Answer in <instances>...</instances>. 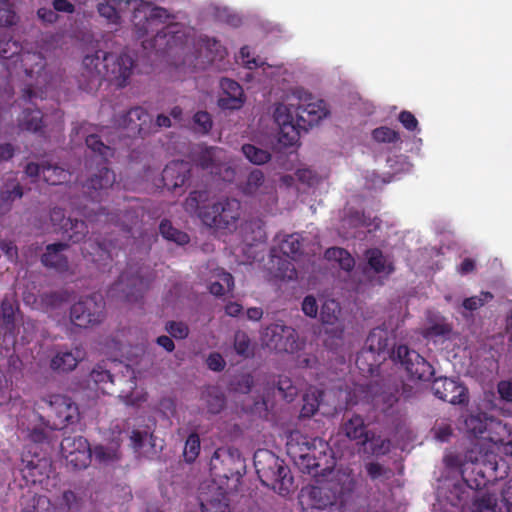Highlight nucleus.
Here are the masks:
<instances>
[{
    "mask_svg": "<svg viewBox=\"0 0 512 512\" xmlns=\"http://www.w3.org/2000/svg\"><path fill=\"white\" fill-rule=\"evenodd\" d=\"M134 67L133 59L126 53L115 54L97 50L88 54L82 61L80 87L91 91L101 86L103 80L115 84L119 88L127 85Z\"/></svg>",
    "mask_w": 512,
    "mask_h": 512,
    "instance_id": "obj_1",
    "label": "nucleus"
},
{
    "mask_svg": "<svg viewBox=\"0 0 512 512\" xmlns=\"http://www.w3.org/2000/svg\"><path fill=\"white\" fill-rule=\"evenodd\" d=\"M329 114L324 100L305 94L299 98L296 107L280 104L274 112L275 122L280 127V141L292 145L299 136V130L312 128Z\"/></svg>",
    "mask_w": 512,
    "mask_h": 512,
    "instance_id": "obj_2",
    "label": "nucleus"
},
{
    "mask_svg": "<svg viewBox=\"0 0 512 512\" xmlns=\"http://www.w3.org/2000/svg\"><path fill=\"white\" fill-rule=\"evenodd\" d=\"M210 193L207 190L190 192L185 200L187 211H199L198 216L204 225L216 230L232 232L236 230L241 215V203L234 198H225L211 205H205Z\"/></svg>",
    "mask_w": 512,
    "mask_h": 512,
    "instance_id": "obj_3",
    "label": "nucleus"
},
{
    "mask_svg": "<svg viewBox=\"0 0 512 512\" xmlns=\"http://www.w3.org/2000/svg\"><path fill=\"white\" fill-rule=\"evenodd\" d=\"M287 452L301 472L314 478L325 477L334 469L335 459L325 440L299 435L287 443Z\"/></svg>",
    "mask_w": 512,
    "mask_h": 512,
    "instance_id": "obj_4",
    "label": "nucleus"
},
{
    "mask_svg": "<svg viewBox=\"0 0 512 512\" xmlns=\"http://www.w3.org/2000/svg\"><path fill=\"white\" fill-rule=\"evenodd\" d=\"M148 4H142L133 12V24L136 36L141 39L147 36L150 32L156 31L150 43V47L157 50H168L177 45V40L181 39L180 26L178 23H169L158 29V24H164L170 19L175 17L171 15L167 9L154 6L146 11Z\"/></svg>",
    "mask_w": 512,
    "mask_h": 512,
    "instance_id": "obj_5",
    "label": "nucleus"
},
{
    "mask_svg": "<svg viewBox=\"0 0 512 512\" xmlns=\"http://www.w3.org/2000/svg\"><path fill=\"white\" fill-rule=\"evenodd\" d=\"M327 479L319 481L308 491L310 505L319 510L332 506L344 507L356 489V479L352 469L338 468L327 471Z\"/></svg>",
    "mask_w": 512,
    "mask_h": 512,
    "instance_id": "obj_6",
    "label": "nucleus"
},
{
    "mask_svg": "<svg viewBox=\"0 0 512 512\" xmlns=\"http://www.w3.org/2000/svg\"><path fill=\"white\" fill-rule=\"evenodd\" d=\"M466 459L462 480L472 490H481L507 474L504 461L492 451L475 447L466 452Z\"/></svg>",
    "mask_w": 512,
    "mask_h": 512,
    "instance_id": "obj_7",
    "label": "nucleus"
},
{
    "mask_svg": "<svg viewBox=\"0 0 512 512\" xmlns=\"http://www.w3.org/2000/svg\"><path fill=\"white\" fill-rule=\"evenodd\" d=\"M254 465L261 483L278 494L285 496L293 487L289 467L274 453L264 450L254 455Z\"/></svg>",
    "mask_w": 512,
    "mask_h": 512,
    "instance_id": "obj_8",
    "label": "nucleus"
},
{
    "mask_svg": "<svg viewBox=\"0 0 512 512\" xmlns=\"http://www.w3.org/2000/svg\"><path fill=\"white\" fill-rule=\"evenodd\" d=\"M106 318V302L99 293L81 296L69 309L72 325L81 329L98 326Z\"/></svg>",
    "mask_w": 512,
    "mask_h": 512,
    "instance_id": "obj_9",
    "label": "nucleus"
},
{
    "mask_svg": "<svg viewBox=\"0 0 512 512\" xmlns=\"http://www.w3.org/2000/svg\"><path fill=\"white\" fill-rule=\"evenodd\" d=\"M388 348V333L382 328H374L370 331L365 341V347L357 354L355 364L362 373L372 375L386 355L391 357Z\"/></svg>",
    "mask_w": 512,
    "mask_h": 512,
    "instance_id": "obj_10",
    "label": "nucleus"
},
{
    "mask_svg": "<svg viewBox=\"0 0 512 512\" xmlns=\"http://www.w3.org/2000/svg\"><path fill=\"white\" fill-rule=\"evenodd\" d=\"M121 124L129 130L134 136L142 139L155 134L159 128H169L172 123L169 116L159 114L156 120H153L151 114L140 106L131 108L121 118Z\"/></svg>",
    "mask_w": 512,
    "mask_h": 512,
    "instance_id": "obj_11",
    "label": "nucleus"
},
{
    "mask_svg": "<svg viewBox=\"0 0 512 512\" xmlns=\"http://www.w3.org/2000/svg\"><path fill=\"white\" fill-rule=\"evenodd\" d=\"M391 358L399 362L412 380L429 381L434 376L433 366L417 351L407 345H398L391 351Z\"/></svg>",
    "mask_w": 512,
    "mask_h": 512,
    "instance_id": "obj_12",
    "label": "nucleus"
},
{
    "mask_svg": "<svg viewBox=\"0 0 512 512\" xmlns=\"http://www.w3.org/2000/svg\"><path fill=\"white\" fill-rule=\"evenodd\" d=\"M148 286L149 280L138 270L133 273L130 268L120 274L118 280L110 287L108 295L129 303L138 302Z\"/></svg>",
    "mask_w": 512,
    "mask_h": 512,
    "instance_id": "obj_13",
    "label": "nucleus"
},
{
    "mask_svg": "<svg viewBox=\"0 0 512 512\" xmlns=\"http://www.w3.org/2000/svg\"><path fill=\"white\" fill-rule=\"evenodd\" d=\"M0 57L4 60H12L17 63L19 60L28 76L39 74L44 70L46 62L41 53H21V46L7 35L0 32Z\"/></svg>",
    "mask_w": 512,
    "mask_h": 512,
    "instance_id": "obj_14",
    "label": "nucleus"
},
{
    "mask_svg": "<svg viewBox=\"0 0 512 512\" xmlns=\"http://www.w3.org/2000/svg\"><path fill=\"white\" fill-rule=\"evenodd\" d=\"M261 338L267 348L277 352L294 353L299 349L296 330L282 322L266 326Z\"/></svg>",
    "mask_w": 512,
    "mask_h": 512,
    "instance_id": "obj_15",
    "label": "nucleus"
},
{
    "mask_svg": "<svg viewBox=\"0 0 512 512\" xmlns=\"http://www.w3.org/2000/svg\"><path fill=\"white\" fill-rule=\"evenodd\" d=\"M50 409L49 416L53 418V428L63 429L79 421L78 405L68 396L55 394L44 399Z\"/></svg>",
    "mask_w": 512,
    "mask_h": 512,
    "instance_id": "obj_16",
    "label": "nucleus"
},
{
    "mask_svg": "<svg viewBox=\"0 0 512 512\" xmlns=\"http://www.w3.org/2000/svg\"><path fill=\"white\" fill-rule=\"evenodd\" d=\"M115 181V173L107 166H102L83 184L84 193L91 201L101 202Z\"/></svg>",
    "mask_w": 512,
    "mask_h": 512,
    "instance_id": "obj_17",
    "label": "nucleus"
},
{
    "mask_svg": "<svg viewBox=\"0 0 512 512\" xmlns=\"http://www.w3.org/2000/svg\"><path fill=\"white\" fill-rule=\"evenodd\" d=\"M432 390L437 398L453 405H466L469 402L467 388L447 377L435 379Z\"/></svg>",
    "mask_w": 512,
    "mask_h": 512,
    "instance_id": "obj_18",
    "label": "nucleus"
},
{
    "mask_svg": "<svg viewBox=\"0 0 512 512\" xmlns=\"http://www.w3.org/2000/svg\"><path fill=\"white\" fill-rule=\"evenodd\" d=\"M222 94L218 99V106L223 110H238L245 103V95L241 85L230 78L220 81Z\"/></svg>",
    "mask_w": 512,
    "mask_h": 512,
    "instance_id": "obj_19",
    "label": "nucleus"
},
{
    "mask_svg": "<svg viewBox=\"0 0 512 512\" xmlns=\"http://www.w3.org/2000/svg\"><path fill=\"white\" fill-rule=\"evenodd\" d=\"M86 352L82 346H75L70 351H58L50 360V368L57 373L73 371L84 360Z\"/></svg>",
    "mask_w": 512,
    "mask_h": 512,
    "instance_id": "obj_20",
    "label": "nucleus"
},
{
    "mask_svg": "<svg viewBox=\"0 0 512 512\" xmlns=\"http://www.w3.org/2000/svg\"><path fill=\"white\" fill-rule=\"evenodd\" d=\"M487 439L499 452L512 456V428L502 421L491 422L487 430Z\"/></svg>",
    "mask_w": 512,
    "mask_h": 512,
    "instance_id": "obj_21",
    "label": "nucleus"
},
{
    "mask_svg": "<svg viewBox=\"0 0 512 512\" xmlns=\"http://www.w3.org/2000/svg\"><path fill=\"white\" fill-rule=\"evenodd\" d=\"M68 247L69 245L64 242L48 244L41 256L43 266L54 269L59 273L67 272L69 270V261L62 252L68 249Z\"/></svg>",
    "mask_w": 512,
    "mask_h": 512,
    "instance_id": "obj_22",
    "label": "nucleus"
},
{
    "mask_svg": "<svg viewBox=\"0 0 512 512\" xmlns=\"http://www.w3.org/2000/svg\"><path fill=\"white\" fill-rule=\"evenodd\" d=\"M96 220L100 221L105 216V221L118 226L126 233H131L135 225L139 223V211L136 208L128 207L119 213H106L104 208H100L96 213Z\"/></svg>",
    "mask_w": 512,
    "mask_h": 512,
    "instance_id": "obj_23",
    "label": "nucleus"
},
{
    "mask_svg": "<svg viewBox=\"0 0 512 512\" xmlns=\"http://www.w3.org/2000/svg\"><path fill=\"white\" fill-rule=\"evenodd\" d=\"M190 178V170L186 163L174 161L166 165L162 172L164 186L175 191L181 188Z\"/></svg>",
    "mask_w": 512,
    "mask_h": 512,
    "instance_id": "obj_24",
    "label": "nucleus"
},
{
    "mask_svg": "<svg viewBox=\"0 0 512 512\" xmlns=\"http://www.w3.org/2000/svg\"><path fill=\"white\" fill-rule=\"evenodd\" d=\"M246 195L257 196L261 194L269 195V199L276 200V189L272 184L265 182L264 174L259 169L251 171L247 177V181L243 187Z\"/></svg>",
    "mask_w": 512,
    "mask_h": 512,
    "instance_id": "obj_25",
    "label": "nucleus"
},
{
    "mask_svg": "<svg viewBox=\"0 0 512 512\" xmlns=\"http://www.w3.org/2000/svg\"><path fill=\"white\" fill-rule=\"evenodd\" d=\"M24 195L23 187L15 175L7 177L0 190V212L10 211L15 200L21 199Z\"/></svg>",
    "mask_w": 512,
    "mask_h": 512,
    "instance_id": "obj_26",
    "label": "nucleus"
},
{
    "mask_svg": "<svg viewBox=\"0 0 512 512\" xmlns=\"http://www.w3.org/2000/svg\"><path fill=\"white\" fill-rule=\"evenodd\" d=\"M369 268L375 274H383L388 277L395 271V266L379 248H369L364 253Z\"/></svg>",
    "mask_w": 512,
    "mask_h": 512,
    "instance_id": "obj_27",
    "label": "nucleus"
},
{
    "mask_svg": "<svg viewBox=\"0 0 512 512\" xmlns=\"http://www.w3.org/2000/svg\"><path fill=\"white\" fill-rule=\"evenodd\" d=\"M81 253L84 257L91 256L92 261L98 264L111 259L109 244L105 240L100 241L98 238H93V236L85 241V245L81 248Z\"/></svg>",
    "mask_w": 512,
    "mask_h": 512,
    "instance_id": "obj_28",
    "label": "nucleus"
},
{
    "mask_svg": "<svg viewBox=\"0 0 512 512\" xmlns=\"http://www.w3.org/2000/svg\"><path fill=\"white\" fill-rule=\"evenodd\" d=\"M345 435L351 440H357L361 445H367L370 439V431L364 423V420L359 415H353L343 425Z\"/></svg>",
    "mask_w": 512,
    "mask_h": 512,
    "instance_id": "obj_29",
    "label": "nucleus"
},
{
    "mask_svg": "<svg viewBox=\"0 0 512 512\" xmlns=\"http://www.w3.org/2000/svg\"><path fill=\"white\" fill-rule=\"evenodd\" d=\"M202 512H230L229 500L221 488H216L209 497L200 496Z\"/></svg>",
    "mask_w": 512,
    "mask_h": 512,
    "instance_id": "obj_30",
    "label": "nucleus"
},
{
    "mask_svg": "<svg viewBox=\"0 0 512 512\" xmlns=\"http://www.w3.org/2000/svg\"><path fill=\"white\" fill-rule=\"evenodd\" d=\"M302 244L301 237L297 233L285 235L282 239L279 240L278 247H273L271 249L272 256H275L277 250L282 253L284 256L295 259L297 256L301 254Z\"/></svg>",
    "mask_w": 512,
    "mask_h": 512,
    "instance_id": "obj_31",
    "label": "nucleus"
},
{
    "mask_svg": "<svg viewBox=\"0 0 512 512\" xmlns=\"http://www.w3.org/2000/svg\"><path fill=\"white\" fill-rule=\"evenodd\" d=\"M18 125L21 130L41 132L44 127L43 114L39 109L25 108L18 119Z\"/></svg>",
    "mask_w": 512,
    "mask_h": 512,
    "instance_id": "obj_32",
    "label": "nucleus"
},
{
    "mask_svg": "<svg viewBox=\"0 0 512 512\" xmlns=\"http://www.w3.org/2000/svg\"><path fill=\"white\" fill-rule=\"evenodd\" d=\"M78 448H80V450L72 454H65L64 457L68 465L74 469L81 470L89 466L92 451L87 440H78Z\"/></svg>",
    "mask_w": 512,
    "mask_h": 512,
    "instance_id": "obj_33",
    "label": "nucleus"
},
{
    "mask_svg": "<svg viewBox=\"0 0 512 512\" xmlns=\"http://www.w3.org/2000/svg\"><path fill=\"white\" fill-rule=\"evenodd\" d=\"M323 397L324 391L322 389L316 387L309 388L303 396V405L300 411L301 417L309 418L313 416L318 411Z\"/></svg>",
    "mask_w": 512,
    "mask_h": 512,
    "instance_id": "obj_34",
    "label": "nucleus"
},
{
    "mask_svg": "<svg viewBox=\"0 0 512 512\" xmlns=\"http://www.w3.org/2000/svg\"><path fill=\"white\" fill-rule=\"evenodd\" d=\"M42 176L43 180L49 185H61L71 179V173L68 170L50 163L43 165Z\"/></svg>",
    "mask_w": 512,
    "mask_h": 512,
    "instance_id": "obj_35",
    "label": "nucleus"
},
{
    "mask_svg": "<svg viewBox=\"0 0 512 512\" xmlns=\"http://www.w3.org/2000/svg\"><path fill=\"white\" fill-rule=\"evenodd\" d=\"M48 464L46 460L28 461L21 469L23 478L32 484L41 483L46 475Z\"/></svg>",
    "mask_w": 512,
    "mask_h": 512,
    "instance_id": "obj_36",
    "label": "nucleus"
},
{
    "mask_svg": "<svg viewBox=\"0 0 512 512\" xmlns=\"http://www.w3.org/2000/svg\"><path fill=\"white\" fill-rule=\"evenodd\" d=\"M70 297L71 292L67 289L48 291L40 295V303L43 308L53 310L68 302Z\"/></svg>",
    "mask_w": 512,
    "mask_h": 512,
    "instance_id": "obj_37",
    "label": "nucleus"
},
{
    "mask_svg": "<svg viewBox=\"0 0 512 512\" xmlns=\"http://www.w3.org/2000/svg\"><path fill=\"white\" fill-rule=\"evenodd\" d=\"M90 381H92L98 389L103 392L106 391V386L108 384H115L116 381H121L122 377H115L111 374L110 370H108L103 364H97L89 375Z\"/></svg>",
    "mask_w": 512,
    "mask_h": 512,
    "instance_id": "obj_38",
    "label": "nucleus"
},
{
    "mask_svg": "<svg viewBox=\"0 0 512 512\" xmlns=\"http://www.w3.org/2000/svg\"><path fill=\"white\" fill-rule=\"evenodd\" d=\"M325 259L328 261H335L339 264L340 268L350 272L355 266V260L351 254L340 247L328 248L324 253Z\"/></svg>",
    "mask_w": 512,
    "mask_h": 512,
    "instance_id": "obj_39",
    "label": "nucleus"
},
{
    "mask_svg": "<svg viewBox=\"0 0 512 512\" xmlns=\"http://www.w3.org/2000/svg\"><path fill=\"white\" fill-rule=\"evenodd\" d=\"M159 232L164 239L178 245H185L190 241L189 235L186 232L175 228L168 219H163L160 222Z\"/></svg>",
    "mask_w": 512,
    "mask_h": 512,
    "instance_id": "obj_40",
    "label": "nucleus"
},
{
    "mask_svg": "<svg viewBox=\"0 0 512 512\" xmlns=\"http://www.w3.org/2000/svg\"><path fill=\"white\" fill-rule=\"evenodd\" d=\"M207 411L210 414H219L226 405L225 395L216 387H210L203 394Z\"/></svg>",
    "mask_w": 512,
    "mask_h": 512,
    "instance_id": "obj_41",
    "label": "nucleus"
},
{
    "mask_svg": "<svg viewBox=\"0 0 512 512\" xmlns=\"http://www.w3.org/2000/svg\"><path fill=\"white\" fill-rule=\"evenodd\" d=\"M85 143L87 147L99 157L101 161L107 163L114 156V149L103 143L101 138L96 134H90L86 137Z\"/></svg>",
    "mask_w": 512,
    "mask_h": 512,
    "instance_id": "obj_42",
    "label": "nucleus"
},
{
    "mask_svg": "<svg viewBox=\"0 0 512 512\" xmlns=\"http://www.w3.org/2000/svg\"><path fill=\"white\" fill-rule=\"evenodd\" d=\"M66 228H68V232L64 233L73 243L82 242L89 233L88 225L85 221L73 219L71 217H68L66 220Z\"/></svg>",
    "mask_w": 512,
    "mask_h": 512,
    "instance_id": "obj_43",
    "label": "nucleus"
},
{
    "mask_svg": "<svg viewBox=\"0 0 512 512\" xmlns=\"http://www.w3.org/2000/svg\"><path fill=\"white\" fill-rule=\"evenodd\" d=\"M233 347L236 354L244 359L250 358L254 355L251 339L244 331L238 330L235 332Z\"/></svg>",
    "mask_w": 512,
    "mask_h": 512,
    "instance_id": "obj_44",
    "label": "nucleus"
},
{
    "mask_svg": "<svg viewBox=\"0 0 512 512\" xmlns=\"http://www.w3.org/2000/svg\"><path fill=\"white\" fill-rule=\"evenodd\" d=\"M341 308L339 303L334 299L325 300L320 310V319L322 323L333 325L337 322Z\"/></svg>",
    "mask_w": 512,
    "mask_h": 512,
    "instance_id": "obj_45",
    "label": "nucleus"
},
{
    "mask_svg": "<svg viewBox=\"0 0 512 512\" xmlns=\"http://www.w3.org/2000/svg\"><path fill=\"white\" fill-rule=\"evenodd\" d=\"M465 427L467 432L474 437H483L489 426L482 415H469L465 419Z\"/></svg>",
    "mask_w": 512,
    "mask_h": 512,
    "instance_id": "obj_46",
    "label": "nucleus"
},
{
    "mask_svg": "<svg viewBox=\"0 0 512 512\" xmlns=\"http://www.w3.org/2000/svg\"><path fill=\"white\" fill-rule=\"evenodd\" d=\"M242 152L251 163L256 165L264 164L271 158L268 151L258 148L252 144H244L242 146Z\"/></svg>",
    "mask_w": 512,
    "mask_h": 512,
    "instance_id": "obj_47",
    "label": "nucleus"
},
{
    "mask_svg": "<svg viewBox=\"0 0 512 512\" xmlns=\"http://www.w3.org/2000/svg\"><path fill=\"white\" fill-rule=\"evenodd\" d=\"M83 503V498L78 496L72 490L64 491L59 500L60 507L66 509L69 512H79L83 506Z\"/></svg>",
    "mask_w": 512,
    "mask_h": 512,
    "instance_id": "obj_48",
    "label": "nucleus"
},
{
    "mask_svg": "<svg viewBox=\"0 0 512 512\" xmlns=\"http://www.w3.org/2000/svg\"><path fill=\"white\" fill-rule=\"evenodd\" d=\"M367 475L372 481H386L393 477L394 472L391 468L384 467L378 462H369L365 465Z\"/></svg>",
    "mask_w": 512,
    "mask_h": 512,
    "instance_id": "obj_49",
    "label": "nucleus"
},
{
    "mask_svg": "<svg viewBox=\"0 0 512 512\" xmlns=\"http://www.w3.org/2000/svg\"><path fill=\"white\" fill-rule=\"evenodd\" d=\"M200 453V437L197 433H191L186 439L183 456L187 463H192L196 460Z\"/></svg>",
    "mask_w": 512,
    "mask_h": 512,
    "instance_id": "obj_50",
    "label": "nucleus"
},
{
    "mask_svg": "<svg viewBox=\"0 0 512 512\" xmlns=\"http://www.w3.org/2000/svg\"><path fill=\"white\" fill-rule=\"evenodd\" d=\"M220 278L221 282L215 281L209 285V292L215 296H222L234 287V278L230 273L222 272Z\"/></svg>",
    "mask_w": 512,
    "mask_h": 512,
    "instance_id": "obj_51",
    "label": "nucleus"
},
{
    "mask_svg": "<svg viewBox=\"0 0 512 512\" xmlns=\"http://www.w3.org/2000/svg\"><path fill=\"white\" fill-rule=\"evenodd\" d=\"M372 138L378 143H396L400 140V134L387 126H381L372 131Z\"/></svg>",
    "mask_w": 512,
    "mask_h": 512,
    "instance_id": "obj_52",
    "label": "nucleus"
},
{
    "mask_svg": "<svg viewBox=\"0 0 512 512\" xmlns=\"http://www.w3.org/2000/svg\"><path fill=\"white\" fill-rule=\"evenodd\" d=\"M367 444H369L368 449L372 455H385L390 451V440L382 438L381 436H375L374 433L371 432L370 439Z\"/></svg>",
    "mask_w": 512,
    "mask_h": 512,
    "instance_id": "obj_53",
    "label": "nucleus"
},
{
    "mask_svg": "<svg viewBox=\"0 0 512 512\" xmlns=\"http://www.w3.org/2000/svg\"><path fill=\"white\" fill-rule=\"evenodd\" d=\"M215 152L216 148L213 147L202 149L195 158L196 164L202 169H211V172L214 173Z\"/></svg>",
    "mask_w": 512,
    "mask_h": 512,
    "instance_id": "obj_54",
    "label": "nucleus"
},
{
    "mask_svg": "<svg viewBox=\"0 0 512 512\" xmlns=\"http://www.w3.org/2000/svg\"><path fill=\"white\" fill-rule=\"evenodd\" d=\"M93 455L100 463H109L119 459L117 448L98 445L93 450Z\"/></svg>",
    "mask_w": 512,
    "mask_h": 512,
    "instance_id": "obj_55",
    "label": "nucleus"
},
{
    "mask_svg": "<svg viewBox=\"0 0 512 512\" xmlns=\"http://www.w3.org/2000/svg\"><path fill=\"white\" fill-rule=\"evenodd\" d=\"M493 299V294L482 291L479 296H472L464 299L462 305L468 311H475Z\"/></svg>",
    "mask_w": 512,
    "mask_h": 512,
    "instance_id": "obj_56",
    "label": "nucleus"
},
{
    "mask_svg": "<svg viewBox=\"0 0 512 512\" xmlns=\"http://www.w3.org/2000/svg\"><path fill=\"white\" fill-rule=\"evenodd\" d=\"M278 391L280 392L282 397L288 402L293 401L298 394L297 387L294 386L291 380L287 377L279 379Z\"/></svg>",
    "mask_w": 512,
    "mask_h": 512,
    "instance_id": "obj_57",
    "label": "nucleus"
},
{
    "mask_svg": "<svg viewBox=\"0 0 512 512\" xmlns=\"http://www.w3.org/2000/svg\"><path fill=\"white\" fill-rule=\"evenodd\" d=\"M193 122L198 127V131L207 134L212 128L211 115L206 111H198L193 116Z\"/></svg>",
    "mask_w": 512,
    "mask_h": 512,
    "instance_id": "obj_58",
    "label": "nucleus"
},
{
    "mask_svg": "<svg viewBox=\"0 0 512 512\" xmlns=\"http://www.w3.org/2000/svg\"><path fill=\"white\" fill-rule=\"evenodd\" d=\"M100 16L107 19L109 23L117 24L120 16L116 8L108 2H100L97 5Z\"/></svg>",
    "mask_w": 512,
    "mask_h": 512,
    "instance_id": "obj_59",
    "label": "nucleus"
},
{
    "mask_svg": "<svg viewBox=\"0 0 512 512\" xmlns=\"http://www.w3.org/2000/svg\"><path fill=\"white\" fill-rule=\"evenodd\" d=\"M165 328L171 337L175 339H185L189 334L188 326L183 322L169 321Z\"/></svg>",
    "mask_w": 512,
    "mask_h": 512,
    "instance_id": "obj_60",
    "label": "nucleus"
},
{
    "mask_svg": "<svg viewBox=\"0 0 512 512\" xmlns=\"http://www.w3.org/2000/svg\"><path fill=\"white\" fill-rule=\"evenodd\" d=\"M434 437L439 442H449L453 435V428L449 423L441 422L433 428Z\"/></svg>",
    "mask_w": 512,
    "mask_h": 512,
    "instance_id": "obj_61",
    "label": "nucleus"
},
{
    "mask_svg": "<svg viewBox=\"0 0 512 512\" xmlns=\"http://www.w3.org/2000/svg\"><path fill=\"white\" fill-rule=\"evenodd\" d=\"M16 21L17 15L12 6L7 3H3V7H0V26H12Z\"/></svg>",
    "mask_w": 512,
    "mask_h": 512,
    "instance_id": "obj_62",
    "label": "nucleus"
},
{
    "mask_svg": "<svg viewBox=\"0 0 512 512\" xmlns=\"http://www.w3.org/2000/svg\"><path fill=\"white\" fill-rule=\"evenodd\" d=\"M50 219L53 226L63 232H68V228H66V220L68 217L65 216V212L62 208H53L50 212Z\"/></svg>",
    "mask_w": 512,
    "mask_h": 512,
    "instance_id": "obj_63",
    "label": "nucleus"
},
{
    "mask_svg": "<svg viewBox=\"0 0 512 512\" xmlns=\"http://www.w3.org/2000/svg\"><path fill=\"white\" fill-rule=\"evenodd\" d=\"M206 364L210 370L215 372H221L226 366L224 358L218 352L210 353L207 357Z\"/></svg>",
    "mask_w": 512,
    "mask_h": 512,
    "instance_id": "obj_64",
    "label": "nucleus"
}]
</instances>
